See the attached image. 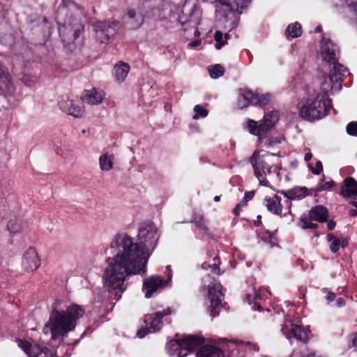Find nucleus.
<instances>
[{
  "instance_id": "nucleus-14",
  "label": "nucleus",
  "mask_w": 357,
  "mask_h": 357,
  "mask_svg": "<svg viewBox=\"0 0 357 357\" xmlns=\"http://www.w3.org/2000/svg\"><path fill=\"white\" fill-rule=\"evenodd\" d=\"M17 344L29 357H54V351L47 347H41L37 344H30L25 340H18Z\"/></svg>"
},
{
  "instance_id": "nucleus-36",
  "label": "nucleus",
  "mask_w": 357,
  "mask_h": 357,
  "mask_svg": "<svg viewBox=\"0 0 357 357\" xmlns=\"http://www.w3.org/2000/svg\"><path fill=\"white\" fill-rule=\"evenodd\" d=\"M326 239L328 242H331L330 250L333 253L337 252L340 247V239L336 238L333 234H328Z\"/></svg>"
},
{
  "instance_id": "nucleus-6",
  "label": "nucleus",
  "mask_w": 357,
  "mask_h": 357,
  "mask_svg": "<svg viewBox=\"0 0 357 357\" xmlns=\"http://www.w3.org/2000/svg\"><path fill=\"white\" fill-rule=\"evenodd\" d=\"M349 74L347 68L340 63L335 64L328 77H324L320 82L321 91L317 93L326 95L328 98V93L333 94L342 88L344 77Z\"/></svg>"
},
{
  "instance_id": "nucleus-8",
  "label": "nucleus",
  "mask_w": 357,
  "mask_h": 357,
  "mask_svg": "<svg viewBox=\"0 0 357 357\" xmlns=\"http://www.w3.org/2000/svg\"><path fill=\"white\" fill-rule=\"evenodd\" d=\"M264 204L271 213L280 217H286L289 222L294 221V215L291 211V202L288 199L282 198L275 195L273 197H266Z\"/></svg>"
},
{
  "instance_id": "nucleus-23",
  "label": "nucleus",
  "mask_w": 357,
  "mask_h": 357,
  "mask_svg": "<svg viewBox=\"0 0 357 357\" xmlns=\"http://www.w3.org/2000/svg\"><path fill=\"white\" fill-rule=\"evenodd\" d=\"M202 12L199 8L196 6H193L189 10V13H185L183 12V16L181 17L180 22L182 24L185 23H190L193 26L199 24L201 20Z\"/></svg>"
},
{
  "instance_id": "nucleus-9",
  "label": "nucleus",
  "mask_w": 357,
  "mask_h": 357,
  "mask_svg": "<svg viewBox=\"0 0 357 357\" xmlns=\"http://www.w3.org/2000/svg\"><path fill=\"white\" fill-rule=\"evenodd\" d=\"M278 112L272 111L266 114L261 121L249 120L248 127L251 134L257 135L259 139H262L266 132L278 122Z\"/></svg>"
},
{
  "instance_id": "nucleus-13",
  "label": "nucleus",
  "mask_w": 357,
  "mask_h": 357,
  "mask_svg": "<svg viewBox=\"0 0 357 357\" xmlns=\"http://www.w3.org/2000/svg\"><path fill=\"white\" fill-rule=\"evenodd\" d=\"M320 53L324 60L326 62L335 64L337 62L339 56V48L329 38L324 37L320 42Z\"/></svg>"
},
{
  "instance_id": "nucleus-30",
  "label": "nucleus",
  "mask_w": 357,
  "mask_h": 357,
  "mask_svg": "<svg viewBox=\"0 0 357 357\" xmlns=\"http://www.w3.org/2000/svg\"><path fill=\"white\" fill-rule=\"evenodd\" d=\"M113 156L104 153L99 157V166L102 171L108 172L113 168Z\"/></svg>"
},
{
  "instance_id": "nucleus-7",
  "label": "nucleus",
  "mask_w": 357,
  "mask_h": 357,
  "mask_svg": "<svg viewBox=\"0 0 357 357\" xmlns=\"http://www.w3.org/2000/svg\"><path fill=\"white\" fill-rule=\"evenodd\" d=\"M203 342L204 338L202 337L188 335L181 340L169 341L167 349L172 357H185Z\"/></svg>"
},
{
  "instance_id": "nucleus-39",
  "label": "nucleus",
  "mask_w": 357,
  "mask_h": 357,
  "mask_svg": "<svg viewBox=\"0 0 357 357\" xmlns=\"http://www.w3.org/2000/svg\"><path fill=\"white\" fill-rule=\"evenodd\" d=\"M194 111L195 112V114L193 116L194 119H197L199 116L206 117L208 115L207 110L203 109L199 105L195 106Z\"/></svg>"
},
{
  "instance_id": "nucleus-12",
  "label": "nucleus",
  "mask_w": 357,
  "mask_h": 357,
  "mask_svg": "<svg viewBox=\"0 0 357 357\" xmlns=\"http://www.w3.org/2000/svg\"><path fill=\"white\" fill-rule=\"evenodd\" d=\"M171 314L169 308L163 310L162 311L156 312L153 315L147 314L145 317V321L151 320L150 327L145 329H141L137 331V335L139 338H143L149 333H153L159 331L162 326V319Z\"/></svg>"
},
{
  "instance_id": "nucleus-20",
  "label": "nucleus",
  "mask_w": 357,
  "mask_h": 357,
  "mask_svg": "<svg viewBox=\"0 0 357 357\" xmlns=\"http://www.w3.org/2000/svg\"><path fill=\"white\" fill-rule=\"evenodd\" d=\"M158 0H139L138 9L145 17H154L159 12Z\"/></svg>"
},
{
  "instance_id": "nucleus-15",
  "label": "nucleus",
  "mask_w": 357,
  "mask_h": 357,
  "mask_svg": "<svg viewBox=\"0 0 357 357\" xmlns=\"http://www.w3.org/2000/svg\"><path fill=\"white\" fill-rule=\"evenodd\" d=\"M223 294L220 284H214L209 287L208 298L211 301V315L215 317L219 314V308L221 306Z\"/></svg>"
},
{
  "instance_id": "nucleus-43",
  "label": "nucleus",
  "mask_w": 357,
  "mask_h": 357,
  "mask_svg": "<svg viewBox=\"0 0 357 357\" xmlns=\"http://www.w3.org/2000/svg\"><path fill=\"white\" fill-rule=\"evenodd\" d=\"M214 38L217 42V43L215 44V47L218 50H220L223 45V43H221V40L222 38V33L220 31H216L215 33Z\"/></svg>"
},
{
  "instance_id": "nucleus-31",
  "label": "nucleus",
  "mask_w": 357,
  "mask_h": 357,
  "mask_svg": "<svg viewBox=\"0 0 357 357\" xmlns=\"http://www.w3.org/2000/svg\"><path fill=\"white\" fill-rule=\"evenodd\" d=\"M291 334L298 341L307 342L308 337L307 333L298 325L291 324Z\"/></svg>"
},
{
  "instance_id": "nucleus-52",
  "label": "nucleus",
  "mask_w": 357,
  "mask_h": 357,
  "mask_svg": "<svg viewBox=\"0 0 357 357\" xmlns=\"http://www.w3.org/2000/svg\"><path fill=\"white\" fill-rule=\"evenodd\" d=\"M312 158V154L311 153H307L305 155V160L306 162H308L310 161Z\"/></svg>"
},
{
  "instance_id": "nucleus-28",
  "label": "nucleus",
  "mask_w": 357,
  "mask_h": 357,
  "mask_svg": "<svg viewBox=\"0 0 357 357\" xmlns=\"http://www.w3.org/2000/svg\"><path fill=\"white\" fill-rule=\"evenodd\" d=\"M197 357H223V352L214 346L202 347L196 354Z\"/></svg>"
},
{
  "instance_id": "nucleus-10",
  "label": "nucleus",
  "mask_w": 357,
  "mask_h": 357,
  "mask_svg": "<svg viewBox=\"0 0 357 357\" xmlns=\"http://www.w3.org/2000/svg\"><path fill=\"white\" fill-rule=\"evenodd\" d=\"M238 94V105L241 109L247 107L250 104L265 106L268 105L272 99L271 94L266 93L259 96L254 94L251 90L247 89H240Z\"/></svg>"
},
{
  "instance_id": "nucleus-50",
  "label": "nucleus",
  "mask_w": 357,
  "mask_h": 357,
  "mask_svg": "<svg viewBox=\"0 0 357 357\" xmlns=\"http://www.w3.org/2000/svg\"><path fill=\"white\" fill-rule=\"evenodd\" d=\"M348 245V241L345 238L340 239V246L342 248H345Z\"/></svg>"
},
{
  "instance_id": "nucleus-38",
  "label": "nucleus",
  "mask_w": 357,
  "mask_h": 357,
  "mask_svg": "<svg viewBox=\"0 0 357 357\" xmlns=\"http://www.w3.org/2000/svg\"><path fill=\"white\" fill-rule=\"evenodd\" d=\"M335 185V183L333 181H330L328 182H324V178L321 180L320 183L317 187V191L320 192L326 190L330 189Z\"/></svg>"
},
{
  "instance_id": "nucleus-53",
  "label": "nucleus",
  "mask_w": 357,
  "mask_h": 357,
  "mask_svg": "<svg viewBox=\"0 0 357 357\" xmlns=\"http://www.w3.org/2000/svg\"><path fill=\"white\" fill-rule=\"evenodd\" d=\"M255 298H257V299H261V296L256 290H255Z\"/></svg>"
},
{
  "instance_id": "nucleus-40",
  "label": "nucleus",
  "mask_w": 357,
  "mask_h": 357,
  "mask_svg": "<svg viewBox=\"0 0 357 357\" xmlns=\"http://www.w3.org/2000/svg\"><path fill=\"white\" fill-rule=\"evenodd\" d=\"M346 130L348 135L357 137V121H352L348 123Z\"/></svg>"
},
{
  "instance_id": "nucleus-42",
  "label": "nucleus",
  "mask_w": 357,
  "mask_h": 357,
  "mask_svg": "<svg viewBox=\"0 0 357 357\" xmlns=\"http://www.w3.org/2000/svg\"><path fill=\"white\" fill-rule=\"evenodd\" d=\"M309 168L310 169L312 174L315 175H319L323 171V165L321 161H317L316 162V167L313 168L311 165H309Z\"/></svg>"
},
{
  "instance_id": "nucleus-22",
  "label": "nucleus",
  "mask_w": 357,
  "mask_h": 357,
  "mask_svg": "<svg viewBox=\"0 0 357 357\" xmlns=\"http://www.w3.org/2000/svg\"><path fill=\"white\" fill-rule=\"evenodd\" d=\"M104 93L96 89L84 91L82 95V100L90 105H98L102 102L104 98Z\"/></svg>"
},
{
  "instance_id": "nucleus-49",
  "label": "nucleus",
  "mask_w": 357,
  "mask_h": 357,
  "mask_svg": "<svg viewBox=\"0 0 357 357\" xmlns=\"http://www.w3.org/2000/svg\"><path fill=\"white\" fill-rule=\"evenodd\" d=\"M335 294L334 293H328L326 296V299L329 301H332L335 299Z\"/></svg>"
},
{
  "instance_id": "nucleus-11",
  "label": "nucleus",
  "mask_w": 357,
  "mask_h": 357,
  "mask_svg": "<svg viewBox=\"0 0 357 357\" xmlns=\"http://www.w3.org/2000/svg\"><path fill=\"white\" fill-rule=\"evenodd\" d=\"M250 2L251 0H216L215 11L222 13L224 17L230 13L241 14Z\"/></svg>"
},
{
  "instance_id": "nucleus-37",
  "label": "nucleus",
  "mask_w": 357,
  "mask_h": 357,
  "mask_svg": "<svg viewBox=\"0 0 357 357\" xmlns=\"http://www.w3.org/2000/svg\"><path fill=\"white\" fill-rule=\"evenodd\" d=\"M197 228L204 231H207V227L204 218V215L202 213L195 214L193 220H192Z\"/></svg>"
},
{
  "instance_id": "nucleus-45",
  "label": "nucleus",
  "mask_w": 357,
  "mask_h": 357,
  "mask_svg": "<svg viewBox=\"0 0 357 357\" xmlns=\"http://www.w3.org/2000/svg\"><path fill=\"white\" fill-rule=\"evenodd\" d=\"M351 204L356 208L350 209L349 211V215L350 216H357V202H351Z\"/></svg>"
},
{
  "instance_id": "nucleus-19",
  "label": "nucleus",
  "mask_w": 357,
  "mask_h": 357,
  "mask_svg": "<svg viewBox=\"0 0 357 357\" xmlns=\"http://www.w3.org/2000/svg\"><path fill=\"white\" fill-rule=\"evenodd\" d=\"M5 11L0 3V43L4 45H12L13 43V34L8 23L5 21Z\"/></svg>"
},
{
  "instance_id": "nucleus-2",
  "label": "nucleus",
  "mask_w": 357,
  "mask_h": 357,
  "mask_svg": "<svg viewBox=\"0 0 357 357\" xmlns=\"http://www.w3.org/2000/svg\"><path fill=\"white\" fill-rule=\"evenodd\" d=\"M56 20L59 36L65 45H70L79 38L84 30L81 22L82 11L71 0H57Z\"/></svg>"
},
{
  "instance_id": "nucleus-32",
  "label": "nucleus",
  "mask_w": 357,
  "mask_h": 357,
  "mask_svg": "<svg viewBox=\"0 0 357 357\" xmlns=\"http://www.w3.org/2000/svg\"><path fill=\"white\" fill-rule=\"evenodd\" d=\"M254 195V191H249L245 193L243 199L236 206V207L234 209V213L236 215H238L240 213L241 208L245 206L247 202L253 198Z\"/></svg>"
},
{
  "instance_id": "nucleus-46",
  "label": "nucleus",
  "mask_w": 357,
  "mask_h": 357,
  "mask_svg": "<svg viewBox=\"0 0 357 357\" xmlns=\"http://www.w3.org/2000/svg\"><path fill=\"white\" fill-rule=\"evenodd\" d=\"M353 347L357 350V333H355L351 337Z\"/></svg>"
},
{
  "instance_id": "nucleus-44",
  "label": "nucleus",
  "mask_w": 357,
  "mask_h": 357,
  "mask_svg": "<svg viewBox=\"0 0 357 357\" xmlns=\"http://www.w3.org/2000/svg\"><path fill=\"white\" fill-rule=\"evenodd\" d=\"M347 6L349 9V13H351L352 8L357 9V0H344Z\"/></svg>"
},
{
  "instance_id": "nucleus-24",
  "label": "nucleus",
  "mask_w": 357,
  "mask_h": 357,
  "mask_svg": "<svg viewBox=\"0 0 357 357\" xmlns=\"http://www.w3.org/2000/svg\"><path fill=\"white\" fill-rule=\"evenodd\" d=\"M340 194L346 198L357 195V182L354 178L347 177L344 180Z\"/></svg>"
},
{
  "instance_id": "nucleus-17",
  "label": "nucleus",
  "mask_w": 357,
  "mask_h": 357,
  "mask_svg": "<svg viewBox=\"0 0 357 357\" xmlns=\"http://www.w3.org/2000/svg\"><path fill=\"white\" fill-rule=\"evenodd\" d=\"M145 16L138 8H129L124 17L126 26L130 29H137L144 22Z\"/></svg>"
},
{
  "instance_id": "nucleus-21",
  "label": "nucleus",
  "mask_w": 357,
  "mask_h": 357,
  "mask_svg": "<svg viewBox=\"0 0 357 357\" xmlns=\"http://www.w3.org/2000/svg\"><path fill=\"white\" fill-rule=\"evenodd\" d=\"M163 280L158 276L153 275L144 282L143 291L146 298H151L153 294L162 287Z\"/></svg>"
},
{
  "instance_id": "nucleus-26",
  "label": "nucleus",
  "mask_w": 357,
  "mask_h": 357,
  "mask_svg": "<svg viewBox=\"0 0 357 357\" xmlns=\"http://www.w3.org/2000/svg\"><path fill=\"white\" fill-rule=\"evenodd\" d=\"M60 107L68 114L80 118L84 113L82 109L73 100H66L60 103Z\"/></svg>"
},
{
  "instance_id": "nucleus-18",
  "label": "nucleus",
  "mask_w": 357,
  "mask_h": 357,
  "mask_svg": "<svg viewBox=\"0 0 357 357\" xmlns=\"http://www.w3.org/2000/svg\"><path fill=\"white\" fill-rule=\"evenodd\" d=\"M116 22H99L96 25V37L101 43L109 40L110 36L114 35L117 27Z\"/></svg>"
},
{
  "instance_id": "nucleus-5",
  "label": "nucleus",
  "mask_w": 357,
  "mask_h": 357,
  "mask_svg": "<svg viewBox=\"0 0 357 357\" xmlns=\"http://www.w3.org/2000/svg\"><path fill=\"white\" fill-rule=\"evenodd\" d=\"M331 107V100L326 95L316 93L308 98L300 109V116L307 121H313L325 117Z\"/></svg>"
},
{
  "instance_id": "nucleus-3",
  "label": "nucleus",
  "mask_w": 357,
  "mask_h": 357,
  "mask_svg": "<svg viewBox=\"0 0 357 357\" xmlns=\"http://www.w3.org/2000/svg\"><path fill=\"white\" fill-rule=\"evenodd\" d=\"M59 303L56 301L54 303L49 320L43 328L45 334H51L52 340L62 338L73 331L77 321L84 314V310L77 304L70 305L66 310H59L57 309Z\"/></svg>"
},
{
  "instance_id": "nucleus-55",
  "label": "nucleus",
  "mask_w": 357,
  "mask_h": 357,
  "mask_svg": "<svg viewBox=\"0 0 357 357\" xmlns=\"http://www.w3.org/2000/svg\"><path fill=\"white\" fill-rule=\"evenodd\" d=\"M251 298H252V296H251V295H250V294H248V295H247V296H246V299H247V301H248V303H249L250 305L251 304V303H250V301H251Z\"/></svg>"
},
{
  "instance_id": "nucleus-33",
  "label": "nucleus",
  "mask_w": 357,
  "mask_h": 357,
  "mask_svg": "<svg viewBox=\"0 0 357 357\" xmlns=\"http://www.w3.org/2000/svg\"><path fill=\"white\" fill-rule=\"evenodd\" d=\"M210 77L213 79H218L224 74V68L220 64L211 66L208 68Z\"/></svg>"
},
{
  "instance_id": "nucleus-1",
  "label": "nucleus",
  "mask_w": 357,
  "mask_h": 357,
  "mask_svg": "<svg viewBox=\"0 0 357 357\" xmlns=\"http://www.w3.org/2000/svg\"><path fill=\"white\" fill-rule=\"evenodd\" d=\"M137 237L139 242L135 243L126 234H119L111 243V253H116L106 259L102 279L104 287L114 291L116 300L126 290L128 277L146 274L149 259L159 239L158 229L151 222L142 223Z\"/></svg>"
},
{
  "instance_id": "nucleus-54",
  "label": "nucleus",
  "mask_w": 357,
  "mask_h": 357,
  "mask_svg": "<svg viewBox=\"0 0 357 357\" xmlns=\"http://www.w3.org/2000/svg\"><path fill=\"white\" fill-rule=\"evenodd\" d=\"M321 30V26H317L315 29H314V32L315 33H319Z\"/></svg>"
},
{
  "instance_id": "nucleus-35",
  "label": "nucleus",
  "mask_w": 357,
  "mask_h": 357,
  "mask_svg": "<svg viewBox=\"0 0 357 357\" xmlns=\"http://www.w3.org/2000/svg\"><path fill=\"white\" fill-rule=\"evenodd\" d=\"M287 33L291 38H296L301 35V26L299 23L295 22L288 26Z\"/></svg>"
},
{
  "instance_id": "nucleus-27",
  "label": "nucleus",
  "mask_w": 357,
  "mask_h": 357,
  "mask_svg": "<svg viewBox=\"0 0 357 357\" xmlns=\"http://www.w3.org/2000/svg\"><path fill=\"white\" fill-rule=\"evenodd\" d=\"M328 211L327 208L323 206H317L311 208L309 213L310 220L323 222L327 220Z\"/></svg>"
},
{
  "instance_id": "nucleus-25",
  "label": "nucleus",
  "mask_w": 357,
  "mask_h": 357,
  "mask_svg": "<svg viewBox=\"0 0 357 357\" xmlns=\"http://www.w3.org/2000/svg\"><path fill=\"white\" fill-rule=\"evenodd\" d=\"M129 71L130 66L126 63L119 61L114 66L113 69L115 80L119 84L122 83L126 79Z\"/></svg>"
},
{
  "instance_id": "nucleus-56",
  "label": "nucleus",
  "mask_w": 357,
  "mask_h": 357,
  "mask_svg": "<svg viewBox=\"0 0 357 357\" xmlns=\"http://www.w3.org/2000/svg\"><path fill=\"white\" fill-rule=\"evenodd\" d=\"M220 199V196H219V195L215 196V197H214V201L215 202H219Z\"/></svg>"
},
{
  "instance_id": "nucleus-29",
  "label": "nucleus",
  "mask_w": 357,
  "mask_h": 357,
  "mask_svg": "<svg viewBox=\"0 0 357 357\" xmlns=\"http://www.w3.org/2000/svg\"><path fill=\"white\" fill-rule=\"evenodd\" d=\"M286 199L289 201L303 199L307 195V189L305 187H296L288 191H282Z\"/></svg>"
},
{
  "instance_id": "nucleus-47",
  "label": "nucleus",
  "mask_w": 357,
  "mask_h": 357,
  "mask_svg": "<svg viewBox=\"0 0 357 357\" xmlns=\"http://www.w3.org/2000/svg\"><path fill=\"white\" fill-rule=\"evenodd\" d=\"M201 40H195L192 42H190L188 45L191 47H195L200 45Z\"/></svg>"
},
{
  "instance_id": "nucleus-4",
  "label": "nucleus",
  "mask_w": 357,
  "mask_h": 357,
  "mask_svg": "<svg viewBox=\"0 0 357 357\" xmlns=\"http://www.w3.org/2000/svg\"><path fill=\"white\" fill-rule=\"evenodd\" d=\"M273 155L267 151L256 150L250 158L255 176L262 186L271 187V183L281 181L280 167L272 162Z\"/></svg>"
},
{
  "instance_id": "nucleus-16",
  "label": "nucleus",
  "mask_w": 357,
  "mask_h": 357,
  "mask_svg": "<svg viewBox=\"0 0 357 357\" xmlns=\"http://www.w3.org/2000/svg\"><path fill=\"white\" fill-rule=\"evenodd\" d=\"M40 265V259L34 248H29L22 257V266L26 271H33Z\"/></svg>"
},
{
  "instance_id": "nucleus-41",
  "label": "nucleus",
  "mask_w": 357,
  "mask_h": 357,
  "mask_svg": "<svg viewBox=\"0 0 357 357\" xmlns=\"http://www.w3.org/2000/svg\"><path fill=\"white\" fill-rule=\"evenodd\" d=\"M301 222H302V226L301 227L304 229H316L317 227V224H314V223H312L311 222L312 220H308L307 218H301Z\"/></svg>"
},
{
  "instance_id": "nucleus-34",
  "label": "nucleus",
  "mask_w": 357,
  "mask_h": 357,
  "mask_svg": "<svg viewBox=\"0 0 357 357\" xmlns=\"http://www.w3.org/2000/svg\"><path fill=\"white\" fill-rule=\"evenodd\" d=\"M7 228L13 234L20 233L22 230L21 222L17 219L10 220L8 222Z\"/></svg>"
},
{
  "instance_id": "nucleus-57",
  "label": "nucleus",
  "mask_w": 357,
  "mask_h": 357,
  "mask_svg": "<svg viewBox=\"0 0 357 357\" xmlns=\"http://www.w3.org/2000/svg\"><path fill=\"white\" fill-rule=\"evenodd\" d=\"M257 218H258V219H260V218H261V215H258V216H257Z\"/></svg>"
},
{
  "instance_id": "nucleus-48",
  "label": "nucleus",
  "mask_w": 357,
  "mask_h": 357,
  "mask_svg": "<svg viewBox=\"0 0 357 357\" xmlns=\"http://www.w3.org/2000/svg\"><path fill=\"white\" fill-rule=\"evenodd\" d=\"M335 227V222L334 221H329L327 224V227L329 230H333Z\"/></svg>"
},
{
  "instance_id": "nucleus-51",
  "label": "nucleus",
  "mask_w": 357,
  "mask_h": 357,
  "mask_svg": "<svg viewBox=\"0 0 357 357\" xmlns=\"http://www.w3.org/2000/svg\"><path fill=\"white\" fill-rule=\"evenodd\" d=\"M337 305L339 307L343 306L344 305V300L342 298H339L337 300Z\"/></svg>"
}]
</instances>
